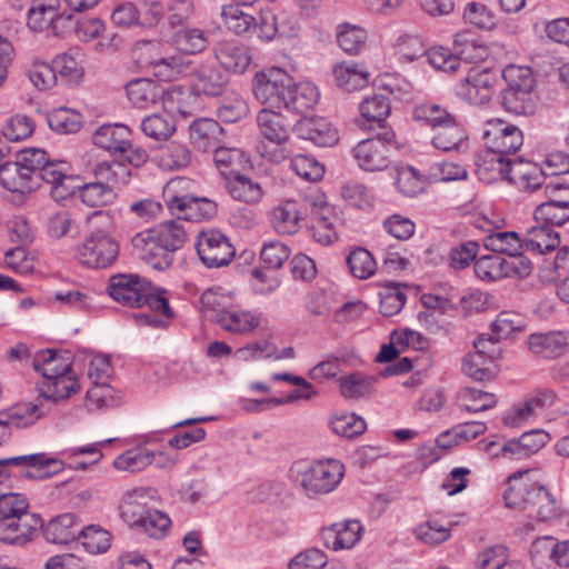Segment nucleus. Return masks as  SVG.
<instances>
[{"instance_id":"1","label":"nucleus","mask_w":569,"mask_h":569,"mask_svg":"<svg viewBox=\"0 0 569 569\" xmlns=\"http://www.w3.org/2000/svg\"><path fill=\"white\" fill-rule=\"evenodd\" d=\"M107 150L112 161L96 163L93 174L98 181L86 183L79 189L82 202L92 208L109 204L116 199L114 188L126 184L131 174L127 164L140 167L148 159V152L141 144H113Z\"/></svg>"},{"instance_id":"2","label":"nucleus","mask_w":569,"mask_h":569,"mask_svg":"<svg viewBox=\"0 0 569 569\" xmlns=\"http://www.w3.org/2000/svg\"><path fill=\"white\" fill-rule=\"evenodd\" d=\"M187 233L180 221H166L133 236L134 253L154 270H164L173 262V253L186 242Z\"/></svg>"},{"instance_id":"3","label":"nucleus","mask_w":569,"mask_h":569,"mask_svg":"<svg viewBox=\"0 0 569 569\" xmlns=\"http://www.w3.org/2000/svg\"><path fill=\"white\" fill-rule=\"evenodd\" d=\"M503 499L508 508L528 511L529 516L540 521H549L558 515L552 495L542 486L522 481L521 477L508 478Z\"/></svg>"},{"instance_id":"4","label":"nucleus","mask_w":569,"mask_h":569,"mask_svg":"<svg viewBox=\"0 0 569 569\" xmlns=\"http://www.w3.org/2000/svg\"><path fill=\"white\" fill-rule=\"evenodd\" d=\"M149 490L137 488L122 499L121 517L131 527L142 530L151 538H162L170 527V518L162 511L146 507Z\"/></svg>"},{"instance_id":"5","label":"nucleus","mask_w":569,"mask_h":569,"mask_svg":"<svg viewBox=\"0 0 569 569\" xmlns=\"http://www.w3.org/2000/svg\"><path fill=\"white\" fill-rule=\"evenodd\" d=\"M415 121L431 127V142H466L469 137L461 122L445 108L435 103H421L413 109Z\"/></svg>"},{"instance_id":"6","label":"nucleus","mask_w":569,"mask_h":569,"mask_svg":"<svg viewBox=\"0 0 569 569\" xmlns=\"http://www.w3.org/2000/svg\"><path fill=\"white\" fill-rule=\"evenodd\" d=\"M473 270L481 281L496 282L505 278H527L532 272V263L526 257L507 259L492 252L477 258Z\"/></svg>"},{"instance_id":"7","label":"nucleus","mask_w":569,"mask_h":569,"mask_svg":"<svg viewBox=\"0 0 569 569\" xmlns=\"http://www.w3.org/2000/svg\"><path fill=\"white\" fill-rule=\"evenodd\" d=\"M10 467L21 468V476L24 478L44 480L61 472L64 469V463L59 458L46 452L0 459V483L10 477Z\"/></svg>"},{"instance_id":"8","label":"nucleus","mask_w":569,"mask_h":569,"mask_svg":"<svg viewBox=\"0 0 569 569\" xmlns=\"http://www.w3.org/2000/svg\"><path fill=\"white\" fill-rule=\"evenodd\" d=\"M291 77L280 68H270L254 74L252 90L257 100L271 108L282 109L288 103Z\"/></svg>"},{"instance_id":"9","label":"nucleus","mask_w":569,"mask_h":569,"mask_svg":"<svg viewBox=\"0 0 569 569\" xmlns=\"http://www.w3.org/2000/svg\"><path fill=\"white\" fill-rule=\"evenodd\" d=\"M345 475L343 465L336 459L317 461L301 473V486L307 495L331 492Z\"/></svg>"},{"instance_id":"10","label":"nucleus","mask_w":569,"mask_h":569,"mask_svg":"<svg viewBox=\"0 0 569 569\" xmlns=\"http://www.w3.org/2000/svg\"><path fill=\"white\" fill-rule=\"evenodd\" d=\"M118 253V243L107 233L98 231L78 246L76 258L89 268H107L117 259Z\"/></svg>"},{"instance_id":"11","label":"nucleus","mask_w":569,"mask_h":569,"mask_svg":"<svg viewBox=\"0 0 569 569\" xmlns=\"http://www.w3.org/2000/svg\"><path fill=\"white\" fill-rule=\"evenodd\" d=\"M361 116L371 123V130L375 134L361 139L359 142H393L396 139L395 131L387 126L386 118L390 114L391 107L389 99L382 94H375L366 98L360 104Z\"/></svg>"},{"instance_id":"12","label":"nucleus","mask_w":569,"mask_h":569,"mask_svg":"<svg viewBox=\"0 0 569 569\" xmlns=\"http://www.w3.org/2000/svg\"><path fill=\"white\" fill-rule=\"evenodd\" d=\"M545 190L550 194V199L535 209L536 222L550 227L565 224L569 221V188L549 182L545 184Z\"/></svg>"},{"instance_id":"13","label":"nucleus","mask_w":569,"mask_h":569,"mask_svg":"<svg viewBox=\"0 0 569 569\" xmlns=\"http://www.w3.org/2000/svg\"><path fill=\"white\" fill-rule=\"evenodd\" d=\"M196 249L203 264L209 268L227 266L234 257V249L229 239L217 230L201 232Z\"/></svg>"},{"instance_id":"14","label":"nucleus","mask_w":569,"mask_h":569,"mask_svg":"<svg viewBox=\"0 0 569 569\" xmlns=\"http://www.w3.org/2000/svg\"><path fill=\"white\" fill-rule=\"evenodd\" d=\"M43 526L40 516L29 510L0 522V542L24 546L32 541Z\"/></svg>"},{"instance_id":"15","label":"nucleus","mask_w":569,"mask_h":569,"mask_svg":"<svg viewBox=\"0 0 569 569\" xmlns=\"http://www.w3.org/2000/svg\"><path fill=\"white\" fill-rule=\"evenodd\" d=\"M149 288V280L136 273H118L109 279V296L129 308L141 307V300Z\"/></svg>"},{"instance_id":"16","label":"nucleus","mask_w":569,"mask_h":569,"mask_svg":"<svg viewBox=\"0 0 569 569\" xmlns=\"http://www.w3.org/2000/svg\"><path fill=\"white\" fill-rule=\"evenodd\" d=\"M191 88L197 94L219 97L229 87V73L211 63L196 66L190 72Z\"/></svg>"},{"instance_id":"17","label":"nucleus","mask_w":569,"mask_h":569,"mask_svg":"<svg viewBox=\"0 0 569 569\" xmlns=\"http://www.w3.org/2000/svg\"><path fill=\"white\" fill-rule=\"evenodd\" d=\"M512 160L503 151L485 148L476 157L477 176L489 184L500 179L508 180Z\"/></svg>"},{"instance_id":"18","label":"nucleus","mask_w":569,"mask_h":569,"mask_svg":"<svg viewBox=\"0 0 569 569\" xmlns=\"http://www.w3.org/2000/svg\"><path fill=\"white\" fill-rule=\"evenodd\" d=\"M303 216V203L295 199H287L272 208L269 219L279 234L292 236L299 232Z\"/></svg>"},{"instance_id":"19","label":"nucleus","mask_w":569,"mask_h":569,"mask_svg":"<svg viewBox=\"0 0 569 569\" xmlns=\"http://www.w3.org/2000/svg\"><path fill=\"white\" fill-rule=\"evenodd\" d=\"M213 53L223 71L243 73L252 61L250 49L236 41H219Z\"/></svg>"},{"instance_id":"20","label":"nucleus","mask_w":569,"mask_h":569,"mask_svg":"<svg viewBox=\"0 0 569 569\" xmlns=\"http://www.w3.org/2000/svg\"><path fill=\"white\" fill-rule=\"evenodd\" d=\"M362 532V525L355 519L333 523L323 532L326 547L335 551L351 549L360 541Z\"/></svg>"},{"instance_id":"21","label":"nucleus","mask_w":569,"mask_h":569,"mask_svg":"<svg viewBox=\"0 0 569 569\" xmlns=\"http://www.w3.org/2000/svg\"><path fill=\"white\" fill-rule=\"evenodd\" d=\"M292 131L298 139L311 142H339L340 139L337 128L321 117L302 118Z\"/></svg>"},{"instance_id":"22","label":"nucleus","mask_w":569,"mask_h":569,"mask_svg":"<svg viewBox=\"0 0 569 569\" xmlns=\"http://www.w3.org/2000/svg\"><path fill=\"white\" fill-rule=\"evenodd\" d=\"M528 347L531 352L542 358L560 357L569 348V331L532 333L528 338Z\"/></svg>"},{"instance_id":"23","label":"nucleus","mask_w":569,"mask_h":569,"mask_svg":"<svg viewBox=\"0 0 569 569\" xmlns=\"http://www.w3.org/2000/svg\"><path fill=\"white\" fill-rule=\"evenodd\" d=\"M550 439V435L547 431L532 429L523 432L518 439L506 441L502 450L509 453V459L520 460L537 453Z\"/></svg>"},{"instance_id":"24","label":"nucleus","mask_w":569,"mask_h":569,"mask_svg":"<svg viewBox=\"0 0 569 569\" xmlns=\"http://www.w3.org/2000/svg\"><path fill=\"white\" fill-rule=\"evenodd\" d=\"M545 178L541 167L513 158L507 181L520 190L532 191L545 184Z\"/></svg>"},{"instance_id":"25","label":"nucleus","mask_w":569,"mask_h":569,"mask_svg":"<svg viewBox=\"0 0 569 569\" xmlns=\"http://www.w3.org/2000/svg\"><path fill=\"white\" fill-rule=\"evenodd\" d=\"M262 315L252 310L231 307L218 318L219 327L233 335H248L261 323Z\"/></svg>"},{"instance_id":"26","label":"nucleus","mask_w":569,"mask_h":569,"mask_svg":"<svg viewBox=\"0 0 569 569\" xmlns=\"http://www.w3.org/2000/svg\"><path fill=\"white\" fill-rule=\"evenodd\" d=\"M38 390L41 397L59 401L77 393L80 390V383L77 373L71 370L50 379H42L38 382Z\"/></svg>"},{"instance_id":"27","label":"nucleus","mask_w":569,"mask_h":569,"mask_svg":"<svg viewBox=\"0 0 569 569\" xmlns=\"http://www.w3.org/2000/svg\"><path fill=\"white\" fill-rule=\"evenodd\" d=\"M81 523L73 513H63L51 519L44 527L43 535L47 541L57 545H67L79 538Z\"/></svg>"},{"instance_id":"28","label":"nucleus","mask_w":569,"mask_h":569,"mask_svg":"<svg viewBox=\"0 0 569 569\" xmlns=\"http://www.w3.org/2000/svg\"><path fill=\"white\" fill-rule=\"evenodd\" d=\"M126 90L131 103L140 109L158 106L163 93L161 84L144 78L130 81Z\"/></svg>"},{"instance_id":"29","label":"nucleus","mask_w":569,"mask_h":569,"mask_svg":"<svg viewBox=\"0 0 569 569\" xmlns=\"http://www.w3.org/2000/svg\"><path fill=\"white\" fill-rule=\"evenodd\" d=\"M315 209L312 237L321 244H331L338 238L335 224L331 221L329 213L330 208L327 206L325 194H317L316 200L312 202Z\"/></svg>"},{"instance_id":"30","label":"nucleus","mask_w":569,"mask_h":569,"mask_svg":"<svg viewBox=\"0 0 569 569\" xmlns=\"http://www.w3.org/2000/svg\"><path fill=\"white\" fill-rule=\"evenodd\" d=\"M32 368L42 376V379H50L73 370L68 356L51 349L37 352L32 359Z\"/></svg>"},{"instance_id":"31","label":"nucleus","mask_w":569,"mask_h":569,"mask_svg":"<svg viewBox=\"0 0 569 569\" xmlns=\"http://www.w3.org/2000/svg\"><path fill=\"white\" fill-rule=\"evenodd\" d=\"M352 154L359 168L369 172L386 169L390 161L386 144H356Z\"/></svg>"},{"instance_id":"32","label":"nucleus","mask_w":569,"mask_h":569,"mask_svg":"<svg viewBox=\"0 0 569 569\" xmlns=\"http://www.w3.org/2000/svg\"><path fill=\"white\" fill-rule=\"evenodd\" d=\"M213 162L220 173L231 177L250 167V160L240 148L220 146L213 151Z\"/></svg>"},{"instance_id":"33","label":"nucleus","mask_w":569,"mask_h":569,"mask_svg":"<svg viewBox=\"0 0 569 569\" xmlns=\"http://www.w3.org/2000/svg\"><path fill=\"white\" fill-rule=\"evenodd\" d=\"M0 184L12 193L26 194L33 190L32 177L17 161L0 164Z\"/></svg>"},{"instance_id":"34","label":"nucleus","mask_w":569,"mask_h":569,"mask_svg":"<svg viewBox=\"0 0 569 569\" xmlns=\"http://www.w3.org/2000/svg\"><path fill=\"white\" fill-rule=\"evenodd\" d=\"M560 244V237L550 226L542 223L528 230L523 248L537 254L553 251Z\"/></svg>"},{"instance_id":"35","label":"nucleus","mask_w":569,"mask_h":569,"mask_svg":"<svg viewBox=\"0 0 569 569\" xmlns=\"http://www.w3.org/2000/svg\"><path fill=\"white\" fill-rule=\"evenodd\" d=\"M483 247L496 254H508L510 258L523 257V241L515 231H496L483 238Z\"/></svg>"},{"instance_id":"36","label":"nucleus","mask_w":569,"mask_h":569,"mask_svg":"<svg viewBox=\"0 0 569 569\" xmlns=\"http://www.w3.org/2000/svg\"><path fill=\"white\" fill-rule=\"evenodd\" d=\"M397 190L405 197H416L427 187L426 178L413 167L399 164L393 168Z\"/></svg>"},{"instance_id":"37","label":"nucleus","mask_w":569,"mask_h":569,"mask_svg":"<svg viewBox=\"0 0 569 569\" xmlns=\"http://www.w3.org/2000/svg\"><path fill=\"white\" fill-rule=\"evenodd\" d=\"M257 123L261 134L269 142H286L289 127L286 119L279 112L263 109L257 116Z\"/></svg>"},{"instance_id":"38","label":"nucleus","mask_w":569,"mask_h":569,"mask_svg":"<svg viewBox=\"0 0 569 569\" xmlns=\"http://www.w3.org/2000/svg\"><path fill=\"white\" fill-rule=\"evenodd\" d=\"M320 93L318 88L310 82L295 83L291 79L288 91L287 104L284 109H291L297 112H305L312 109L319 101Z\"/></svg>"},{"instance_id":"39","label":"nucleus","mask_w":569,"mask_h":569,"mask_svg":"<svg viewBox=\"0 0 569 569\" xmlns=\"http://www.w3.org/2000/svg\"><path fill=\"white\" fill-rule=\"evenodd\" d=\"M453 526L455 523L449 519H428L416 527L415 536L426 545L437 546L451 537Z\"/></svg>"},{"instance_id":"40","label":"nucleus","mask_w":569,"mask_h":569,"mask_svg":"<svg viewBox=\"0 0 569 569\" xmlns=\"http://www.w3.org/2000/svg\"><path fill=\"white\" fill-rule=\"evenodd\" d=\"M199 302L201 311L212 317L218 323V318L232 307L233 296L232 292L222 287H216L206 290L201 295Z\"/></svg>"},{"instance_id":"41","label":"nucleus","mask_w":569,"mask_h":569,"mask_svg":"<svg viewBox=\"0 0 569 569\" xmlns=\"http://www.w3.org/2000/svg\"><path fill=\"white\" fill-rule=\"evenodd\" d=\"M227 179L228 192L234 200L246 203H258L262 199L261 186L250 178L239 172Z\"/></svg>"},{"instance_id":"42","label":"nucleus","mask_w":569,"mask_h":569,"mask_svg":"<svg viewBox=\"0 0 569 569\" xmlns=\"http://www.w3.org/2000/svg\"><path fill=\"white\" fill-rule=\"evenodd\" d=\"M532 90L533 88L503 90L501 93L502 107L506 111L515 114H533L537 103Z\"/></svg>"},{"instance_id":"43","label":"nucleus","mask_w":569,"mask_h":569,"mask_svg":"<svg viewBox=\"0 0 569 569\" xmlns=\"http://www.w3.org/2000/svg\"><path fill=\"white\" fill-rule=\"evenodd\" d=\"M337 86L348 92L360 90L368 84L369 73L352 62H342L333 69Z\"/></svg>"},{"instance_id":"44","label":"nucleus","mask_w":569,"mask_h":569,"mask_svg":"<svg viewBox=\"0 0 569 569\" xmlns=\"http://www.w3.org/2000/svg\"><path fill=\"white\" fill-rule=\"evenodd\" d=\"M59 8L60 0H33L28 11V27L34 31L50 29Z\"/></svg>"},{"instance_id":"45","label":"nucleus","mask_w":569,"mask_h":569,"mask_svg":"<svg viewBox=\"0 0 569 569\" xmlns=\"http://www.w3.org/2000/svg\"><path fill=\"white\" fill-rule=\"evenodd\" d=\"M152 461V450L144 445H138L118 456L113 460V467L119 471L138 472L151 466Z\"/></svg>"},{"instance_id":"46","label":"nucleus","mask_w":569,"mask_h":569,"mask_svg":"<svg viewBox=\"0 0 569 569\" xmlns=\"http://www.w3.org/2000/svg\"><path fill=\"white\" fill-rule=\"evenodd\" d=\"M295 31L293 26L287 31L283 21L280 22L270 10H261L258 17H254L252 33L261 40L271 41L277 34L289 37Z\"/></svg>"},{"instance_id":"47","label":"nucleus","mask_w":569,"mask_h":569,"mask_svg":"<svg viewBox=\"0 0 569 569\" xmlns=\"http://www.w3.org/2000/svg\"><path fill=\"white\" fill-rule=\"evenodd\" d=\"M87 402L92 410L114 408L122 402V396L104 382H94L87 391Z\"/></svg>"},{"instance_id":"48","label":"nucleus","mask_w":569,"mask_h":569,"mask_svg":"<svg viewBox=\"0 0 569 569\" xmlns=\"http://www.w3.org/2000/svg\"><path fill=\"white\" fill-rule=\"evenodd\" d=\"M179 220L198 221L210 219L217 213V206L208 198L191 196L187 202L173 212Z\"/></svg>"},{"instance_id":"49","label":"nucleus","mask_w":569,"mask_h":569,"mask_svg":"<svg viewBox=\"0 0 569 569\" xmlns=\"http://www.w3.org/2000/svg\"><path fill=\"white\" fill-rule=\"evenodd\" d=\"M194 182L184 177H176L170 179L163 187V199L173 212L176 209H180L187 200L192 196L191 189Z\"/></svg>"},{"instance_id":"50","label":"nucleus","mask_w":569,"mask_h":569,"mask_svg":"<svg viewBox=\"0 0 569 569\" xmlns=\"http://www.w3.org/2000/svg\"><path fill=\"white\" fill-rule=\"evenodd\" d=\"M459 401L462 410L477 413L493 408L497 397L493 393L467 387L460 390Z\"/></svg>"},{"instance_id":"51","label":"nucleus","mask_w":569,"mask_h":569,"mask_svg":"<svg viewBox=\"0 0 569 569\" xmlns=\"http://www.w3.org/2000/svg\"><path fill=\"white\" fill-rule=\"evenodd\" d=\"M548 552L550 559L561 568H569V539L556 541L552 537H542L535 540L531 553Z\"/></svg>"},{"instance_id":"52","label":"nucleus","mask_w":569,"mask_h":569,"mask_svg":"<svg viewBox=\"0 0 569 569\" xmlns=\"http://www.w3.org/2000/svg\"><path fill=\"white\" fill-rule=\"evenodd\" d=\"M377 378L355 372L339 379L340 392L345 398L356 399L369 395Z\"/></svg>"},{"instance_id":"53","label":"nucleus","mask_w":569,"mask_h":569,"mask_svg":"<svg viewBox=\"0 0 569 569\" xmlns=\"http://www.w3.org/2000/svg\"><path fill=\"white\" fill-rule=\"evenodd\" d=\"M2 419L8 428H26L33 425L42 417L41 409L31 402L21 403L12 407L4 413H1Z\"/></svg>"},{"instance_id":"54","label":"nucleus","mask_w":569,"mask_h":569,"mask_svg":"<svg viewBox=\"0 0 569 569\" xmlns=\"http://www.w3.org/2000/svg\"><path fill=\"white\" fill-rule=\"evenodd\" d=\"M330 427L340 437L355 438L366 431L367 425L361 417L352 412L341 411L333 415Z\"/></svg>"},{"instance_id":"55","label":"nucleus","mask_w":569,"mask_h":569,"mask_svg":"<svg viewBox=\"0 0 569 569\" xmlns=\"http://www.w3.org/2000/svg\"><path fill=\"white\" fill-rule=\"evenodd\" d=\"M158 149L159 167L164 170L180 169L190 162V152L186 144H158Z\"/></svg>"},{"instance_id":"56","label":"nucleus","mask_w":569,"mask_h":569,"mask_svg":"<svg viewBox=\"0 0 569 569\" xmlns=\"http://www.w3.org/2000/svg\"><path fill=\"white\" fill-rule=\"evenodd\" d=\"M341 197L350 206L358 209H369L375 204V193L366 184L358 181H348L341 188Z\"/></svg>"},{"instance_id":"57","label":"nucleus","mask_w":569,"mask_h":569,"mask_svg":"<svg viewBox=\"0 0 569 569\" xmlns=\"http://www.w3.org/2000/svg\"><path fill=\"white\" fill-rule=\"evenodd\" d=\"M522 131L515 124H510L499 119L487 121L481 130V139L498 141L510 139L511 142L523 141Z\"/></svg>"},{"instance_id":"58","label":"nucleus","mask_w":569,"mask_h":569,"mask_svg":"<svg viewBox=\"0 0 569 569\" xmlns=\"http://www.w3.org/2000/svg\"><path fill=\"white\" fill-rule=\"evenodd\" d=\"M148 306L151 311L160 317L171 320L176 317L174 311L171 309L168 299V291L149 281V288L146 290L141 300V307Z\"/></svg>"},{"instance_id":"59","label":"nucleus","mask_w":569,"mask_h":569,"mask_svg":"<svg viewBox=\"0 0 569 569\" xmlns=\"http://www.w3.org/2000/svg\"><path fill=\"white\" fill-rule=\"evenodd\" d=\"M79 538L84 549L92 555L103 553L111 546V535L106 529L94 525L87 528L81 526Z\"/></svg>"},{"instance_id":"60","label":"nucleus","mask_w":569,"mask_h":569,"mask_svg":"<svg viewBox=\"0 0 569 569\" xmlns=\"http://www.w3.org/2000/svg\"><path fill=\"white\" fill-rule=\"evenodd\" d=\"M176 47L189 54H194L204 50L208 46V39L200 29L182 28L173 33Z\"/></svg>"},{"instance_id":"61","label":"nucleus","mask_w":569,"mask_h":569,"mask_svg":"<svg viewBox=\"0 0 569 569\" xmlns=\"http://www.w3.org/2000/svg\"><path fill=\"white\" fill-rule=\"evenodd\" d=\"M347 263L353 277L358 279H368L375 274L377 266L372 254L365 248L352 250Z\"/></svg>"},{"instance_id":"62","label":"nucleus","mask_w":569,"mask_h":569,"mask_svg":"<svg viewBox=\"0 0 569 569\" xmlns=\"http://www.w3.org/2000/svg\"><path fill=\"white\" fill-rule=\"evenodd\" d=\"M367 40L366 30L346 23L339 28L337 42L349 54H357L365 47Z\"/></svg>"},{"instance_id":"63","label":"nucleus","mask_w":569,"mask_h":569,"mask_svg":"<svg viewBox=\"0 0 569 569\" xmlns=\"http://www.w3.org/2000/svg\"><path fill=\"white\" fill-rule=\"evenodd\" d=\"M190 137L194 141L213 140L219 142L226 138L224 129L213 119L201 118L194 120L190 126Z\"/></svg>"},{"instance_id":"64","label":"nucleus","mask_w":569,"mask_h":569,"mask_svg":"<svg viewBox=\"0 0 569 569\" xmlns=\"http://www.w3.org/2000/svg\"><path fill=\"white\" fill-rule=\"evenodd\" d=\"M328 562L325 551L308 548L296 555L288 563V569H322Z\"/></svg>"}]
</instances>
